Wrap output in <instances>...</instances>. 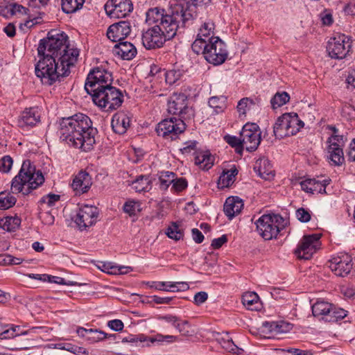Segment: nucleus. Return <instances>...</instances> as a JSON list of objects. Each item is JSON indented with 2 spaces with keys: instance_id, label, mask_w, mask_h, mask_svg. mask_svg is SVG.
Listing matches in <instances>:
<instances>
[{
  "instance_id": "obj_22",
  "label": "nucleus",
  "mask_w": 355,
  "mask_h": 355,
  "mask_svg": "<svg viewBox=\"0 0 355 355\" xmlns=\"http://www.w3.org/2000/svg\"><path fill=\"white\" fill-rule=\"evenodd\" d=\"M254 170L260 178L266 180H270L275 176V171L272 164L265 157L260 158L255 162Z\"/></svg>"
},
{
  "instance_id": "obj_17",
  "label": "nucleus",
  "mask_w": 355,
  "mask_h": 355,
  "mask_svg": "<svg viewBox=\"0 0 355 355\" xmlns=\"http://www.w3.org/2000/svg\"><path fill=\"white\" fill-rule=\"evenodd\" d=\"M352 259L347 254H341L329 261V268L336 275L345 277L352 268Z\"/></svg>"
},
{
  "instance_id": "obj_30",
  "label": "nucleus",
  "mask_w": 355,
  "mask_h": 355,
  "mask_svg": "<svg viewBox=\"0 0 355 355\" xmlns=\"http://www.w3.org/2000/svg\"><path fill=\"white\" fill-rule=\"evenodd\" d=\"M195 164L203 170L209 169L214 164V157L209 151L199 150L194 153Z\"/></svg>"
},
{
  "instance_id": "obj_57",
  "label": "nucleus",
  "mask_w": 355,
  "mask_h": 355,
  "mask_svg": "<svg viewBox=\"0 0 355 355\" xmlns=\"http://www.w3.org/2000/svg\"><path fill=\"white\" fill-rule=\"evenodd\" d=\"M110 269V270H109L107 272L113 275L127 274L132 270L130 267L118 266H111Z\"/></svg>"
},
{
  "instance_id": "obj_8",
  "label": "nucleus",
  "mask_w": 355,
  "mask_h": 355,
  "mask_svg": "<svg viewBox=\"0 0 355 355\" xmlns=\"http://www.w3.org/2000/svg\"><path fill=\"white\" fill-rule=\"evenodd\" d=\"M258 234L265 240L276 238L281 230L284 229L286 221L279 214H263L255 222Z\"/></svg>"
},
{
  "instance_id": "obj_56",
  "label": "nucleus",
  "mask_w": 355,
  "mask_h": 355,
  "mask_svg": "<svg viewBox=\"0 0 355 355\" xmlns=\"http://www.w3.org/2000/svg\"><path fill=\"white\" fill-rule=\"evenodd\" d=\"M296 217L302 223H307L311 218L310 211L302 207L297 209Z\"/></svg>"
},
{
  "instance_id": "obj_51",
  "label": "nucleus",
  "mask_w": 355,
  "mask_h": 355,
  "mask_svg": "<svg viewBox=\"0 0 355 355\" xmlns=\"http://www.w3.org/2000/svg\"><path fill=\"white\" fill-rule=\"evenodd\" d=\"M164 75L166 82L170 85H172L180 79L182 76V73L180 70L171 69L165 72Z\"/></svg>"
},
{
  "instance_id": "obj_32",
  "label": "nucleus",
  "mask_w": 355,
  "mask_h": 355,
  "mask_svg": "<svg viewBox=\"0 0 355 355\" xmlns=\"http://www.w3.org/2000/svg\"><path fill=\"white\" fill-rule=\"evenodd\" d=\"M330 309H331V304L324 301H317L312 306V313L315 317L327 322L328 314L327 313H329Z\"/></svg>"
},
{
  "instance_id": "obj_40",
  "label": "nucleus",
  "mask_w": 355,
  "mask_h": 355,
  "mask_svg": "<svg viewBox=\"0 0 355 355\" xmlns=\"http://www.w3.org/2000/svg\"><path fill=\"white\" fill-rule=\"evenodd\" d=\"M237 173L238 171L236 168L224 171L219 178L218 185L222 188L230 187L234 182L235 176Z\"/></svg>"
},
{
  "instance_id": "obj_49",
  "label": "nucleus",
  "mask_w": 355,
  "mask_h": 355,
  "mask_svg": "<svg viewBox=\"0 0 355 355\" xmlns=\"http://www.w3.org/2000/svg\"><path fill=\"white\" fill-rule=\"evenodd\" d=\"M123 211L130 216H133L141 211V205L139 202L128 200L123 205Z\"/></svg>"
},
{
  "instance_id": "obj_48",
  "label": "nucleus",
  "mask_w": 355,
  "mask_h": 355,
  "mask_svg": "<svg viewBox=\"0 0 355 355\" xmlns=\"http://www.w3.org/2000/svg\"><path fill=\"white\" fill-rule=\"evenodd\" d=\"M225 141L230 144L232 147L235 148L236 153L241 154L244 146H243V142L241 141V135L239 137L231 135H226L224 137Z\"/></svg>"
},
{
  "instance_id": "obj_7",
  "label": "nucleus",
  "mask_w": 355,
  "mask_h": 355,
  "mask_svg": "<svg viewBox=\"0 0 355 355\" xmlns=\"http://www.w3.org/2000/svg\"><path fill=\"white\" fill-rule=\"evenodd\" d=\"M94 103L105 112H112L119 108L123 101L121 91L112 85L90 94Z\"/></svg>"
},
{
  "instance_id": "obj_4",
  "label": "nucleus",
  "mask_w": 355,
  "mask_h": 355,
  "mask_svg": "<svg viewBox=\"0 0 355 355\" xmlns=\"http://www.w3.org/2000/svg\"><path fill=\"white\" fill-rule=\"evenodd\" d=\"M79 50L76 48L68 46L64 51L58 54L56 57V66L53 67L52 70H48V74L40 73L37 71L36 76L40 78L44 85H51L61 80L70 73V69L78 60Z\"/></svg>"
},
{
  "instance_id": "obj_63",
  "label": "nucleus",
  "mask_w": 355,
  "mask_h": 355,
  "mask_svg": "<svg viewBox=\"0 0 355 355\" xmlns=\"http://www.w3.org/2000/svg\"><path fill=\"white\" fill-rule=\"evenodd\" d=\"M278 327L277 329V335L282 333H286L291 329V325L284 321L277 322Z\"/></svg>"
},
{
  "instance_id": "obj_31",
  "label": "nucleus",
  "mask_w": 355,
  "mask_h": 355,
  "mask_svg": "<svg viewBox=\"0 0 355 355\" xmlns=\"http://www.w3.org/2000/svg\"><path fill=\"white\" fill-rule=\"evenodd\" d=\"M283 119H286L288 130L293 135L297 134L304 127V123L299 119L297 113H285L283 114Z\"/></svg>"
},
{
  "instance_id": "obj_35",
  "label": "nucleus",
  "mask_w": 355,
  "mask_h": 355,
  "mask_svg": "<svg viewBox=\"0 0 355 355\" xmlns=\"http://www.w3.org/2000/svg\"><path fill=\"white\" fill-rule=\"evenodd\" d=\"M131 187L136 192H147L152 188L151 180L148 175H139L132 182Z\"/></svg>"
},
{
  "instance_id": "obj_39",
  "label": "nucleus",
  "mask_w": 355,
  "mask_h": 355,
  "mask_svg": "<svg viewBox=\"0 0 355 355\" xmlns=\"http://www.w3.org/2000/svg\"><path fill=\"white\" fill-rule=\"evenodd\" d=\"M85 0H62V9L67 14L73 13L83 8Z\"/></svg>"
},
{
  "instance_id": "obj_25",
  "label": "nucleus",
  "mask_w": 355,
  "mask_h": 355,
  "mask_svg": "<svg viewBox=\"0 0 355 355\" xmlns=\"http://www.w3.org/2000/svg\"><path fill=\"white\" fill-rule=\"evenodd\" d=\"M78 335L89 343H94L105 340L107 334L98 330L97 329H85L83 327H78L76 330Z\"/></svg>"
},
{
  "instance_id": "obj_45",
  "label": "nucleus",
  "mask_w": 355,
  "mask_h": 355,
  "mask_svg": "<svg viewBox=\"0 0 355 355\" xmlns=\"http://www.w3.org/2000/svg\"><path fill=\"white\" fill-rule=\"evenodd\" d=\"M19 326H13L11 328H6L0 332V339L12 338L20 335H26L28 331H19Z\"/></svg>"
},
{
  "instance_id": "obj_61",
  "label": "nucleus",
  "mask_w": 355,
  "mask_h": 355,
  "mask_svg": "<svg viewBox=\"0 0 355 355\" xmlns=\"http://www.w3.org/2000/svg\"><path fill=\"white\" fill-rule=\"evenodd\" d=\"M59 199V195L49 193L42 198V201L51 207L53 206L55 202L58 201Z\"/></svg>"
},
{
  "instance_id": "obj_34",
  "label": "nucleus",
  "mask_w": 355,
  "mask_h": 355,
  "mask_svg": "<svg viewBox=\"0 0 355 355\" xmlns=\"http://www.w3.org/2000/svg\"><path fill=\"white\" fill-rule=\"evenodd\" d=\"M288 125L286 123V119H283V114L279 116L273 127V132L274 135L276 138L282 139L285 137L292 136V133H291L288 130Z\"/></svg>"
},
{
  "instance_id": "obj_55",
  "label": "nucleus",
  "mask_w": 355,
  "mask_h": 355,
  "mask_svg": "<svg viewBox=\"0 0 355 355\" xmlns=\"http://www.w3.org/2000/svg\"><path fill=\"white\" fill-rule=\"evenodd\" d=\"M172 189L175 191L180 192L187 187V181L184 178H176L175 177L174 182H172Z\"/></svg>"
},
{
  "instance_id": "obj_27",
  "label": "nucleus",
  "mask_w": 355,
  "mask_h": 355,
  "mask_svg": "<svg viewBox=\"0 0 355 355\" xmlns=\"http://www.w3.org/2000/svg\"><path fill=\"white\" fill-rule=\"evenodd\" d=\"M187 107V98L184 94L174 95L168 102V111L174 115L182 114Z\"/></svg>"
},
{
  "instance_id": "obj_62",
  "label": "nucleus",
  "mask_w": 355,
  "mask_h": 355,
  "mask_svg": "<svg viewBox=\"0 0 355 355\" xmlns=\"http://www.w3.org/2000/svg\"><path fill=\"white\" fill-rule=\"evenodd\" d=\"M263 327L266 329L269 333L275 336L277 335V322H265L263 323Z\"/></svg>"
},
{
  "instance_id": "obj_6",
  "label": "nucleus",
  "mask_w": 355,
  "mask_h": 355,
  "mask_svg": "<svg viewBox=\"0 0 355 355\" xmlns=\"http://www.w3.org/2000/svg\"><path fill=\"white\" fill-rule=\"evenodd\" d=\"M191 48L193 52L202 54L205 59L214 65L223 64L228 55L226 44L218 37H211L209 40L196 39Z\"/></svg>"
},
{
  "instance_id": "obj_41",
  "label": "nucleus",
  "mask_w": 355,
  "mask_h": 355,
  "mask_svg": "<svg viewBox=\"0 0 355 355\" xmlns=\"http://www.w3.org/2000/svg\"><path fill=\"white\" fill-rule=\"evenodd\" d=\"M214 29V24L212 21L208 20L204 22L200 28L196 39H202V40H209L211 34Z\"/></svg>"
},
{
  "instance_id": "obj_43",
  "label": "nucleus",
  "mask_w": 355,
  "mask_h": 355,
  "mask_svg": "<svg viewBox=\"0 0 355 355\" xmlns=\"http://www.w3.org/2000/svg\"><path fill=\"white\" fill-rule=\"evenodd\" d=\"M290 96L286 92H277L270 100L273 109L278 108L289 101Z\"/></svg>"
},
{
  "instance_id": "obj_16",
  "label": "nucleus",
  "mask_w": 355,
  "mask_h": 355,
  "mask_svg": "<svg viewBox=\"0 0 355 355\" xmlns=\"http://www.w3.org/2000/svg\"><path fill=\"white\" fill-rule=\"evenodd\" d=\"M343 135H331L327 140L328 158L335 166L343 164L345 161L342 146L344 144Z\"/></svg>"
},
{
  "instance_id": "obj_64",
  "label": "nucleus",
  "mask_w": 355,
  "mask_h": 355,
  "mask_svg": "<svg viewBox=\"0 0 355 355\" xmlns=\"http://www.w3.org/2000/svg\"><path fill=\"white\" fill-rule=\"evenodd\" d=\"M208 298V295L206 292L200 291L197 293L193 297L194 302L199 305L204 303Z\"/></svg>"
},
{
  "instance_id": "obj_10",
  "label": "nucleus",
  "mask_w": 355,
  "mask_h": 355,
  "mask_svg": "<svg viewBox=\"0 0 355 355\" xmlns=\"http://www.w3.org/2000/svg\"><path fill=\"white\" fill-rule=\"evenodd\" d=\"M351 47L350 37L345 35H339L329 40L327 51L331 58L340 60L347 56Z\"/></svg>"
},
{
  "instance_id": "obj_29",
  "label": "nucleus",
  "mask_w": 355,
  "mask_h": 355,
  "mask_svg": "<svg viewBox=\"0 0 355 355\" xmlns=\"http://www.w3.org/2000/svg\"><path fill=\"white\" fill-rule=\"evenodd\" d=\"M179 340V338L173 335H163L157 334L153 336H146V346L150 347L152 345L157 344L163 345L164 344H171Z\"/></svg>"
},
{
  "instance_id": "obj_15",
  "label": "nucleus",
  "mask_w": 355,
  "mask_h": 355,
  "mask_svg": "<svg viewBox=\"0 0 355 355\" xmlns=\"http://www.w3.org/2000/svg\"><path fill=\"white\" fill-rule=\"evenodd\" d=\"M98 216L96 207L85 205L81 206L75 218V223L83 230L94 225Z\"/></svg>"
},
{
  "instance_id": "obj_12",
  "label": "nucleus",
  "mask_w": 355,
  "mask_h": 355,
  "mask_svg": "<svg viewBox=\"0 0 355 355\" xmlns=\"http://www.w3.org/2000/svg\"><path fill=\"white\" fill-rule=\"evenodd\" d=\"M243 146L249 152L257 149L261 142V131L256 123H246L241 132Z\"/></svg>"
},
{
  "instance_id": "obj_20",
  "label": "nucleus",
  "mask_w": 355,
  "mask_h": 355,
  "mask_svg": "<svg viewBox=\"0 0 355 355\" xmlns=\"http://www.w3.org/2000/svg\"><path fill=\"white\" fill-rule=\"evenodd\" d=\"M40 121V114L37 107L26 108L19 116L18 125L21 128L34 126Z\"/></svg>"
},
{
  "instance_id": "obj_19",
  "label": "nucleus",
  "mask_w": 355,
  "mask_h": 355,
  "mask_svg": "<svg viewBox=\"0 0 355 355\" xmlns=\"http://www.w3.org/2000/svg\"><path fill=\"white\" fill-rule=\"evenodd\" d=\"M92 184V178L89 174L82 171L73 178L71 187L76 195H80L87 192Z\"/></svg>"
},
{
  "instance_id": "obj_11",
  "label": "nucleus",
  "mask_w": 355,
  "mask_h": 355,
  "mask_svg": "<svg viewBox=\"0 0 355 355\" xmlns=\"http://www.w3.org/2000/svg\"><path fill=\"white\" fill-rule=\"evenodd\" d=\"M186 128L184 121L176 117L166 119L158 123L156 132L159 136L173 139Z\"/></svg>"
},
{
  "instance_id": "obj_59",
  "label": "nucleus",
  "mask_w": 355,
  "mask_h": 355,
  "mask_svg": "<svg viewBox=\"0 0 355 355\" xmlns=\"http://www.w3.org/2000/svg\"><path fill=\"white\" fill-rule=\"evenodd\" d=\"M107 326L115 331H121L123 330L124 327V324L121 320L115 319L112 320H110L107 322Z\"/></svg>"
},
{
  "instance_id": "obj_23",
  "label": "nucleus",
  "mask_w": 355,
  "mask_h": 355,
  "mask_svg": "<svg viewBox=\"0 0 355 355\" xmlns=\"http://www.w3.org/2000/svg\"><path fill=\"white\" fill-rule=\"evenodd\" d=\"M243 207V200L237 196H232L226 199L223 211L229 219L231 220L241 211Z\"/></svg>"
},
{
  "instance_id": "obj_60",
  "label": "nucleus",
  "mask_w": 355,
  "mask_h": 355,
  "mask_svg": "<svg viewBox=\"0 0 355 355\" xmlns=\"http://www.w3.org/2000/svg\"><path fill=\"white\" fill-rule=\"evenodd\" d=\"M49 278H48L47 282H51V283H55L58 284L68 285V286L76 284V282H67L65 281V279L62 277L51 276V275H49Z\"/></svg>"
},
{
  "instance_id": "obj_50",
  "label": "nucleus",
  "mask_w": 355,
  "mask_h": 355,
  "mask_svg": "<svg viewBox=\"0 0 355 355\" xmlns=\"http://www.w3.org/2000/svg\"><path fill=\"white\" fill-rule=\"evenodd\" d=\"M165 288L169 289L171 292H180L184 291L189 289V286L188 284L185 282H165Z\"/></svg>"
},
{
  "instance_id": "obj_46",
  "label": "nucleus",
  "mask_w": 355,
  "mask_h": 355,
  "mask_svg": "<svg viewBox=\"0 0 355 355\" xmlns=\"http://www.w3.org/2000/svg\"><path fill=\"white\" fill-rule=\"evenodd\" d=\"M167 236L172 239L178 241L181 239L184 233L177 223H173L166 230Z\"/></svg>"
},
{
  "instance_id": "obj_2",
  "label": "nucleus",
  "mask_w": 355,
  "mask_h": 355,
  "mask_svg": "<svg viewBox=\"0 0 355 355\" xmlns=\"http://www.w3.org/2000/svg\"><path fill=\"white\" fill-rule=\"evenodd\" d=\"M59 133L60 139L69 146L89 151L96 142L97 130L88 116L78 113L61 120Z\"/></svg>"
},
{
  "instance_id": "obj_38",
  "label": "nucleus",
  "mask_w": 355,
  "mask_h": 355,
  "mask_svg": "<svg viewBox=\"0 0 355 355\" xmlns=\"http://www.w3.org/2000/svg\"><path fill=\"white\" fill-rule=\"evenodd\" d=\"M243 304L250 310H257L259 305V296L254 292L245 293L242 296Z\"/></svg>"
},
{
  "instance_id": "obj_5",
  "label": "nucleus",
  "mask_w": 355,
  "mask_h": 355,
  "mask_svg": "<svg viewBox=\"0 0 355 355\" xmlns=\"http://www.w3.org/2000/svg\"><path fill=\"white\" fill-rule=\"evenodd\" d=\"M44 181V178L40 171H36L29 160L23 162L18 174L12 179L11 191L13 193H22L29 194Z\"/></svg>"
},
{
  "instance_id": "obj_52",
  "label": "nucleus",
  "mask_w": 355,
  "mask_h": 355,
  "mask_svg": "<svg viewBox=\"0 0 355 355\" xmlns=\"http://www.w3.org/2000/svg\"><path fill=\"white\" fill-rule=\"evenodd\" d=\"M176 329L184 336H190L194 334V331L191 329V325L187 320H180Z\"/></svg>"
},
{
  "instance_id": "obj_36",
  "label": "nucleus",
  "mask_w": 355,
  "mask_h": 355,
  "mask_svg": "<svg viewBox=\"0 0 355 355\" xmlns=\"http://www.w3.org/2000/svg\"><path fill=\"white\" fill-rule=\"evenodd\" d=\"M227 98L224 96H212L209 99V106L213 109V112L220 114L227 107Z\"/></svg>"
},
{
  "instance_id": "obj_58",
  "label": "nucleus",
  "mask_w": 355,
  "mask_h": 355,
  "mask_svg": "<svg viewBox=\"0 0 355 355\" xmlns=\"http://www.w3.org/2000/svg\"><path fill=\"white\" fill-rule=\"evenodd\" d=\"M123 343H137V342H146V335L138 334V335H129L127 337L122 338Z\"/></svg>"
},
{
  "instance_id": "obj_54",
  "label": "nucleus",
  "mask_w": 355,
  "mask_h": 355,
  "mask_svg": "<svg viewBox=\"0 0 355 355\" xmlns=\"http://www.w3.org/2000/svg\"><path fill=\"white\" fill-rule=\"evenodd\" d=\"M347 311L343 309L334 306V315L333 318L327 317L328 322H336L345 318L347 316Z\"/></svg>"
},
{
  "instance_id": "obj_26",
  "label": "nucleus",
  "mask_w": 355,
  "mask_h": 355,
  "mask_svg": "<svg viewBox=\"0 0 355 355\" xmlns=\"http://www.w3.org/2000/svg\"><path fill=\"white\" fill-rule=\"evenodd\" d=\"M130 119L123 112L116 113L112 119L111 125L113 130L118 134L125 133L130 127Z\"/></svg>"
},
{
  "instance_id": "obj_53",
  "label": "nucleus",
  "mask_w": 355,
  "mask_h": 355,
  "mask_svg": "<svg viewBox=\"0 0 355 355\" xmlns=\"http://www.w3.org/2000/svg\"><path fill=\"white\" fill-rule=\"evenodd\" d=\"M12 158L9 155H5L0 159V171L2 173H8L12 166Z\"/></svg>"
},
{
  "instance_id": "obj_37",
  "label": "nucleus",
  "mask_w": 355,
  "mask_h": 355,
  "mask_svg": "<svg viewBox=\"0 0 355 355\" xmlns=\"http://www.w3.org/2000/svg\"><path fill=\"white\" fill-rule=\"evenodd\" d=\"M21 219L18 216H6L0 218V227L8 232L15 231L19 227Z\"/></svg>"
},
{
  "instance_id": "obj_1",
  "label": "nucleus",
  "mask_w": 355,
  "mask_h": 355,
  "mask_svg": "<svg viewBox=\"0 0 355 355\" xmlns=\"http://www.w3.org/2000/svg\"><path fill=\"white\" fill-rule=\"evenodd\" d=\"M179 6L167 10L159 7L150 8L146 12V22L155 24L142 34V44L146 49L160 48L166 41L173 38L178 30L185 27L191 14H184Z\"/></svg>"
},
{
  "instance_id": "obj_14",
  "label": "nucleus",
  "mask_w": 355,
  "mask_h": 355,
  "mask_svg": "<svg viewBox=\"0 0 355 355\" xmlns=\"http://www.w3.org/2000/svg\"><path fill=\"white\" fill-rule=\"evenodd\" d=\"M104 8L110 18H123L132 11L133 4L131 0H107Z\"/></svg>"
},
{
  "instance_id": "obj_13",
  "label": "nucleus",
  "mask_w": 355,
  "mask_h": 355,
  "mask_svg": "<svg viewBox=\"0 0 355 355\" xmlns=\"http://www.w3.org/2000/svg\"><path fill=\"white\" fill-rule=\"evenodd\" d=\"M320 237L319 234L304 236L295 251L296 256L305 260L311 259L320 246Z\"/></svg>"
},
{
  "instance_id": "obj_33",
  "label": "nucleus",
  "mask_w": 355,
  "mask_h": 355,
  "mask_svg": "<svg viewBox=\"0 0 355 355\" xmlns=\"http://www.w3.org/2000/svg\"><path fill=\"white\" fill-rule=\"evenodd\" d=\"M217 341L221 347L228 352L240 354L243 352V349L237 347L230 337L227 333L217 338Z\"/></svg>"
},
{
  "instance_id": "obj_47",
  "label": "nucleus",
  "mask_w": 355,
  "mask_h": 355,
  "mask_svg": "<svg viewBox=\"0 0 355 355\" xmlns=\"http://www.w3.org/2000/svg\"><path fill=\"white\" fill-rule=\"evenodd\" d=\"M255 103L249 98H243L237 105V110L240 114H245L247 112L254 109Z\"/></svg>"
},
{
  "instance_id": "obj_24",
  "label": "nucleus",
  "mask_w": 355,
  "mask_h": 355,
  "mask_svg": "<svg viewBox=\"0 0 355 355\" xmlns=\"http://www.w3.org/2000/svg\"><path fill=\"white\" fill-rule=\"evenodd\" d=\"M113 53L123 60H130L136 56L137 49L132 43L121 41L114 45Z\"/></svg>"
},
{
  "instance_id": "obj_18",
  "label": "nucleus",
  "mask_w": 355,
  "mask_h": 355,
  "mask_svg": "<svg viewBox=\"0 0 355 355\" xmlns=\"http://www.w3.org/2000/svg\"><path fill=\"white\" fill-rule=\"evenodd\" d=\"M132 26L128 21H120L109 26L107 37L114 42H119L126 38L131 33Z\"/></svg>"
},
{
  "instance_id": "obj_9",
  "label": "nucleus",
  "mask_w": 355,
  "mask_h": 355,
  "mask_svg": "<svg viewBox=\"0 0 355 355\" xmlns=\"http://www.w3.org/2000/svg\"><path fill=\"white\" fill-rule=\"evenodd\" d=\"M112 75L108 71L101 67L94 68L89 72L85 84L87 93L91 94L104 87L112 85Z\"/></svg>"
},
{
  "instance_id": "obj_3",
  "label": "nucleus",
  "mask_w": 355,
  "mask_h": 355,
  "mask_svg": "<svg viewBox=\"0 0 355 355\" xmlns=\"http://www.w3.org/2000/svg\"><path fill=\"white\" fill-rule=\"evenodd\" d=\"M70 44L69 37L64 32L51 31L46 38L41 40L37 48L40 60L35 66V74H48V70H52L56 66V57L64 51Z\"/></svg>"
},
{
  "instance_id": "obj_44",
  "label": "nucleus",
  "mask_w": 355,
  "mask_h": 355,
  "mask_svg": "<svg viewBox=\"0 0 355 355\" xmlns=\"http://www.w3.org/2000/svg\"><path fill=\"white\" fill-rule=\"evenodd\" d=\"M175 173L170 171H162L159 176V187L162 189H167L175 180Z\"/></svg>"
},
{
  "instance_id": "obj_21",
  "label": "nucleus",
  "mask_w": 355,
  "mask_h": 355,
  "mask_svg": "<svg viewBox=\"0 0 355 355\" xmlns=\"http://www.w3.org/2000/svg\"><path fill=\"white\" fill-rule=\"evenodd\" d=\"M329 184V180L328 179H306L300 182L301 188L303 191L308 193H324L327 185Z\"/></svg>"
},
{
  "instance_id": "obj_42",
  "label": "nucleus",
  "mask_w": 355,
  "mask_h": 355,
  "mask_svg": "<svg viewBox=\"0 0 355 355\" xmlns=\"http://www.w3.org/2000/svg\"><path fill=\"white\" fill-rule=\"evenodd\" d=\"M16 198L10 193L2 191L0 193V209H7L16 203Z\"/></svg>"
},
{
  "instance_id": "obj_28",
  "label": "nucleus",
  "mask_w": 355,
  "mask_h": 355,
  "mask_svg": "<svg viewBox=\"0 0 355 355\" xmlns=\"http://www.w3.org/2000/svg\"><path fill=\"white\" fill-rule=\"evenodd\" d=\"M211 0H184L183 3L176 4L174 6H179L182 8L184 14H191V18L188 20V23L192 21L196 15L197 7H202L203 6L210 3Z\"/></svg>"
}]
</instances>
